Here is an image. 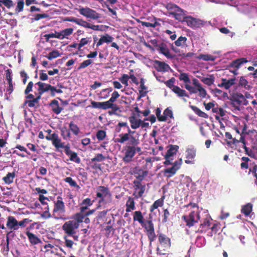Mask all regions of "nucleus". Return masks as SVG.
Instances as JSON below:
<instances>
[{"instance_id":"a211bd4d","label":"nucleus","mask_w":257,"mask_h":257,"mask_svg":"<svg viewBox=\"0 0 257 257\" xmlns=\"http://www.w3.org/2000/svg\"><path fill=\"white\" fill-rule=\"evenodd\" d=\"M128 120L133 129H137L141 125L142 120L137 118L135 115L129 117Z\"/></svg>"},{"instance_id":"a19ab883","label":"nucleus","mask_w":257,"mask_h":257,"mask_svg":"<svg viewBox=\"0 0 257 257\" xmlns=\"http://www.w3.org/2000/svg\"><path fill=\"white\" fill-rule=\"evenodd\" d=\"M252 205L248 203L242 207L241 211L246 216L248 215L252 211Z\"/></svg>"},{"instance_id":"e2e57ef3","label":"nucleus","mask_w":257,"mask_h":257,"mask_svg":"<svg viewBox=\"0 0 257 257\" xmlns=\"http://www.w3.org/2000/svg\"><path fill=\"white\" fill-rule=\"evenodd\" d=\"M3 4L6 7L10 8L13 6V3L11 0H0V4Z\"/></svg>"},{"instance_id":"412c9836","label":"nucleus","mask_w":257,"mask_h":257,"mask_svg":"<svg viewBox=\"0 0 257 257\" xmlns=\"http://www.w3.org/2000/svg\"><path fill=\"white\" fill-rule=\"evenodd\" d=\"M114 38L108 34H105L102 36L99 39L98 42L96 44V46L99 47L103 43H109L112 42Z\"/></svg>"},{"instance_id":"79ce46f5","label":"nucleus","mask_w":257,"mask_h":257,"mask_svg":"<svg viewBox=\"0 0 257 257\" xmlns=\"http://www.w3.org/2000/svg\"><path fill=\"white\" fill-rule=\"evenodd\" d=\"M139 134H137L136 136L131 135L130 136V144L132 145V146L138 145L139 144V141L138 139Z\"/></svg>"},{"instance_id":"a878e982","label":"nucleus","mask_w":257,"mask_h":257,"mask_svg":"<svg viewBox=\"0 0 257 257\" xmlns=\"http://www.w3.org/2000/svg\"><path fill=\"white\" fill-rule=\"evenodd\" d=\"M16 173L15 172L8 173L5 177H3V180L6 184H10L13 182Z\"/></svg>"},{"instance_id":"6e6552de","label":"nucleus","mask_w":257,"mask_h":257,"mask_svg":"<svg viewBox=\"0 0 257 257\" xmlns=\"http://www.w3.org/2000/svg\"><path fill=\"white\" fill-rule=\"evenodd\" d=\"M179 78L180 80L183 81L185 83V88L188 90L191 94L196 93V91L194 89V87L191 86L189 84L191 82V80L187 73H181Z\"/></svg>"},{"instance_id":"b1692460","label":"nucleus","mask_w":257,"mask_h":257,"mask_svg":"<svg viewBox=\"0 0 257 257\" xmlns=\"http://www.w3.org/2000/svg\"><path fill=\"white\" fill-rule=\"evenodd\" d=\"M26 234L32 244H37L41 242L40 239L33 233L28 231Z\"/></svg>"},{"instance_id":"c9c22d12","label":"nucleus","mask_w":257,"mask_h":257,"mask_svg":"<svg viewBox=\"0 0 257 257\" xmlns=\"http://www.w3.org/2000/svg\"><path fill=\"white\" fill-rule=\"evenodd\" d=\"M163 205V200L162 199L156 200L153 204L151 206L150 211L153 212L154 211L157 209L159 207H161Z\"/></svg>"},{"instance_id":"c03bdc74","label":"nucleus","mask_w":257,"mask_h":257,"mask_svg":"<svg viewBox=\"0 0 257 257\" xmlns=\"http://www.w3.org/2000/svg\"><path fill=\"white\" fill-rule=\"evenodd\" d=\"M69 127L70 130L72 131V132L75 135H78L79 133L80 130L78 126L73 123L72 122H71L69 123Z\"/></svg>"},{"instance_id":"c756f323","label":"nucleus","mask_w":257,"mask_h":257,"mask_svg":"<svg viewBox=\"0 0 257 257\" xmlns=\"http://www.w3.org/2000/svg\"><path fill=\"white\" fill-rule=\"evenodd\" d=\"M239 85L247 90H250L252 88L251 86L244 77H241L240 78Z\"/></svg>"},{"instance_id":"09e8293b","label":"nucleus","mask_w":257,"mask_h":257,"mask_svg":"<svg viewBox=\"0 0 257 257\" xmlns=\"http://www.w3.org/2000/svg\"><path fill=\"white\" fill-rule=\"evenodd\" d=\"M244 149L246 154L247 155H248L249 156H250L253 158H257L256 155L255 154L254 149L253 150H252L249 149L248 148L246 147V146L244 147Z\"/></svg>"},{"instance_id":"f257e3e1","label":"nucleus","mask_w":257,"mask_h":257,"mask_svg":"<svg viewBox=\"0 0 257 257\" xmlns=\"http://www.w3.org/2000/svg\"><path fill=\"white\" fill-rule=\"evenodd\" d=\"M65 211V206L62 198L60 196H58L56 200L54 202L52 216L56 219H61Z\"/></svg>"},{"instance_id":"393cba45","label":"nucleus","mask_w":257,"mask_h":257,"mask_svg":"<svg viewBox=\"0 0 257 257\" xmlns=\"http://www.w3.org/2000/svg\"><path fill=\"white\" fill-rule=\"evenodd\" d=\"M172 91L179 97L186 96L189 97V95L187 94L186 91L177 86L173 87Z\"/></svg>"},{"instance_id":"774afa93","label":"nucleus","mask_w":257,"mask_h":257,"mask_svg":"<svg viewBox=\"0 0 257 257\" xmlns=\"http://www.w3.org/2000/svg\"><path fill=\"white\" fill-rule=\"evenodd\" d=\"M143 226L145 227L146 229L147 230L148 232H152V231L154 230L153 224L150 221H148L147 224H145L144 226Z\"/></svg>"},{"instance_id":"72a5a7b5","label":"nucleus","mask_w":257,"mask_h":257,"mask_svg":"<svg viewBox=\"0 0 257 257\" xmlns=\"http://www.w3.org/2000/svg\"><path fill=\"white\" fill-rule=\"evenodd\" d=\"M247 62L248 61L246 60V59L244 58L238 59L232 62V66L234 68H238L242 64Z\"/></svg>"},{"instance_id":"3c124183","label":"nucleus","mask_w":257,"mask_h":257,"mask_svg":"<svg viewBox=\"0 0 257 257\" xmlns=\"http://www.w3.org/2000/svg\"><path fill=\"white\" fill-rule=\"evenodd\" d=\"M114 104L112 103L109 100L105 102H102V109H107L109 108H113Z\"/></svg>"},{"instance_id":"cd10ccee","label":"nucleus","mask_w":257,"mask_h":257,"mask_svg":"<svg viewBox=\"0 0 257 257\" xmlns=\"http://www.w3.org/2000/svg\"><path fill=\"white\" fill-rule=\"evenodd\" d=\"M187 39L186 37L180 36L178 38V39L176 41H175L174 43L175 45L177 47L184 48L187 46Z\"/></svg>"},{"instance_id":"7c9ffc66","label":"nucleus","mask_w":257,"mask_h":257,"mask_svg":"<svg viewBox=\"0 0 257 257\" xmlns=\"http://www.w3.org/2000/svg\"><path fill=\"white\" fill-rule=\"evenodd\" d=\"M126 212H131L135 209V201L132 198H128L126 203Z\"/></svg>"},{"instance_id":"f8f14e48","label":"nucleus","mask_w":257,"mask_h":257,"mask_svg":"<svg viewBox=\"0 0 257 257\" xmlns=\"http://www.w3.org/2000/svg\"><path fill=\"white\" fill-rule=\"evenodd\" d=\"M196 150L194 148H188L186 151V158L187 160L185 162L188 164H193L194 163V159L196 156Z\"/></svg>"},{"instance_id":"7ed1b4c3","label":"nucleus","mask_w":257,"mask_h":257,"mask_svg":"<svg viewBox=\"0 0 257 257\" xmlns=\"http://www.w3.org/2000/svg\"><path fill=\"white\" fill-rule=\"evenodd\" d=\"M81 222V219L78 218V220H71L67 221L63 225L62 229L68 236L73 235L76 234L79 226V223Z\"/></svg>"},{"instance_id":"4c0bfd02","label":"nucleus","mask_w":257,"mask_h":257,"mask_svg":"<svg viewBox=\"0 0 257 257\" xmlns=\"http://www.w3.org/2000/svg\"><path fill=\"white\" fill-rule=\"evenodd\" d=\"M61 55V53L59 52V51L57 50H54L51 52L48 56H46V57L49 60H52L53 59L56 58L57 57H59Z\"/></svg>"},{"instance_id":"13d9d810","label":"nucleus","mask_w":257,"mask_h":257,"mask_svg":"<svg viewBox=\"0 0 257 257\" xmlns=\"http://www.w3.org/2000/svg\"><path fill=\"white\" fill-rule=\"evenodd\" d=\"M106 137V133L104 131H98L96 134V137L98 140H103Z\"/></svg>"},{"instance_id":"ea45409f","label":"nucleus","mask_w":257,"mask_h":257,"mask_svg":"<svg viewBox=\"0 0 257 257\" xmlns=\"http://www.w3.org/2000/svg\"><path fill=\"white\" fill-rule=\"evenodd\" d=\"M201 81L204 84L210 86L214 81V77L212 75H210L209 77H202L201 78Z\"/></svg>"},{"instance_id":"0eeeda50","label":"nucleus","mask_w":257,"mask_h":257,"mask_svg":"<svg viewBox=\"0 0 257 257\" xmlns=\"http://www.w3.org/2000/svg\"><path fill=\"white\" fill-rule=\"evenodd\" d=\"M183 21L186 22L188 26L193 29L199 28L204 25L202 20L190 16L185 17Z\"/></svg>"},{"instance_id":"39448f33","label":"nucleus","mask_w":257,"mask_h":257,"mask_svg":"<svg viewBox=\"0 0 257 257\" xmlns=\"http://www.w3.org/2000/svg\"><path fill=\"white\" fill-rule=\"evenodd\" d=\"M77 10L80 15L83 16L87 19L95 20L100 17L99 14L97 13L95 10L88 7H80Z\"/></svg>"},{"instance_id":"603ef678","label":"nucleus","mask_w":257,"mask_h":257,"mask_svg":"<svg viewBox=\"0 0 257 257\" xmlns=\"http://www.w3.org/2000/svg\"><path fill=\"white\" fill-rule=\"evenodd\" d=\"M24 6V2L23 0H19L17 3V6L16 8V11L17 13H20L23 10Z\"/></svg>"},{"instance_id":"338daca9","label":"nucleus","mask_w":257,"mask_h":257,"mask_svg":"<svg viewBox=\"0 0 257 257\" xmlns=\"http://www.w3.org/2000/svg\"><path fill=\"white\" fill-rule=\"evenodd\" d=\"M59 33L55 32V33H50L44 35V37L48 41L50 38H57L58 39Z\"/></svg>"},{"instance_id":"5701e85b","label":"nucleus","mask_w":257,"mask_h":257,"mask_svg":"<svg viewBox=\"0 0 257 257\" xmlns=\"http://www.w3.org/2000/svg\"><path fill=\"white\" fill-rule=\"evenodd\" d=\"M134 221H138L142 226H144L145 221L144 218L142 213L140 211H136L134 213L133 216Z\"/></svg>"},{"instance_id":"58836bf2","label":"nucleus","mask_w":257,"mask_h":257,"mask_svg":"<svg viewBox=\"0 0 257 257\" xmlns=\"http://www.w3.org/2000/svg\"><path fill=\"white\" fill-rule=\"evenodd\" d=\"M176 172L177 170H176L173 167H172L171 168L165 169L164 174L167 177L170 178L175 175Z\"/></svg>"},{"instance_id":"4be33fe9","label":"nucleus","mask_w":257,"mask_h":257,"mask_svg":"<svg viewBox=\"0 0 257 257\" xmlns=\"http://www.w3.org/2000/svg\"><path fill=\"white\" fill-rule=\"evenodd\" d=\"M145 189L146 187L145 185H143L141 183L138 184L136 186L134 195H135L137 198L141 197L144 193Z\"/></svg>"},{"instance_id":"a18cd8bd","label":"nucleus","mask_w":257,"mask_h":257,"mask_svg":"<svg viewBox=\"0 0 257 257\" xmlns=\"http://www.w3.org/2000/svg\"><path fill=\"white\" fill-rule=\"evenodd\" d=\"M61 135L64 140H67L70 138V133L66 127H63L61 130Z\"/></svg>"},{"instance_id":"dca6fc26","label":"nucleus","mask_w":257,"mask_h":257,"mask_svg":"<svg viewBox=\"0 0 257 257\" xmlns=\"http://www.w3.org/2000/svg\"><path fill=\"white\" fill-rule=\"evenodd\" d=\"M157 115L158 119L160 121H166L168 117L173 118V112L171 109L169 108H166L163 113V115H161L160 112H157Z\"/></svg>"},{"instance_id":"864d4df0","label":"nucleus","mask_w":257,"mask_h":257,"mask_svg":"<svg viewBox=\"0 0 257 257\" xmlns=\"http://www.w3.org/2000/svg\"><path fill=\"white\" fill-rule=\"evenodd\" d=\"M160 52L163 55H164L166 57L168 58H172V55L170 54L169 50L168 49L165 47H161L160 48Z\"/></svg>"},{"instance_id":"423d86ee","label":"nucleus","mask_w":257,"mask_h":257,"mask_svg":"<svg viewBox=\"0 0 257 257\" xmlns=\"http://www.w3.org/2000/svg\"><path fill=\"white\" fill-rule=\"evenodd\" d=\"M96 196L100 199L99 202L100 203L105 200H110L111 194L108 188L104 186H99L96 190Z\"/></svg>"},{"instance_id":"8fccbe9b","label":"nucleus","mask_w":257,"mask_h":257,"mask_svg":"<svg viewBox=\"0 0 257 257\" xmlns=\"http://www.w3.org/2000/svg\"><path fill=\"white\" fill-rule=\"evenodd\" d=\"M111 88H106V89H103V90H102V91L100 92V97L102 98H106L108 95H109V93L111 91Z\"/></svg>"},{"instance_id":"20e7f679","label":"nucleus","mask_w":257,"mask_h":257,"mask_svg":"<svg viewBox=\"0 0 257 257\" xmlns=\"http://www.w3.org/2000/svg\"><path fill=\"white\" fill-rule=\"evenodd\" d=\"M166 8L170 11V13L174 15L175 19L177 20L182 21L185 18V12L178 6L173 4H168L166 6Z\"/></svg>"},{"instance_id":"f704fd0d","label":"nucleus","mask_w":257,"mask_h":257,"mask_svg":"<svg viewBox=\"0 0 257 257\" xmlns=\"http://www.w3.org/2000/svg\"><path fill=\"white\" fill-rule=\"evenodd\" d=\"M130 139L129 134H124L119 135V137L115 139V142L121 144L124 143L125 142L128 141Z\"/></svg>"},{"instance_id":"0e129e2a","label":"nucleus","mask_w":257,"mask_h":257,"mask_svg":"<svg viewBox=\"0 0 257 257\" xmlns=\"http://www.w3.org/2000/svg\"><path fill=\"white\" fill-rule=\"evenodd\" d=\"M64 238L65 239V245L69 247V248H72V246L74 244V242L71 240H70L68 238V236L65 235L64 236Z\"/></svg>"},{"instance_id":"5fc2aeb1","label":"nucleus","mask_w":257,"mask_h":257,"mask_svg":"<svg viewBox=\"0 0 257 257\" xmlns=\"http://www.w3.org/2000/svg\"><path fill=\"white\" fill-rule=\"evenodd\" d=\"M213 112L216 113L221 116H223L225 114V111L223 108L217 107L213 108Z\"/></svg>"},{"instance_id":"e433bc0d","label":"nucleus","mask_w":257,"mask_h":257,"mask_svg":"<svg viewBox=\"0 0 257 257\" xmlns=\"http://www.w3.org/2000/svg\"><path fill=\"white\" fill-rule=\"evenodd\" d=\"M199 59H202L204 61H214L216 57L209 54H201L198 57Z\"/></svg>"},{"instance_id":"4d7b16f0","label":"nucleus","mask_w":257,"mask_h":257,"mask_svg":"<svg viewBox=\"0 0 257 257\" xmlns=\"http://www.w3.org/2000/svg\"><path fill=\"white\" fill-rule=\"evenodd\" d=\"M31 220H30L28 218H25L20 221H18V229H19L20 227H25L27 224Z\"/></svg>"},{"instance_id":"473e14b6","label":"nucleus","mask_w":257,"mask_h":257,"mask_svg":"<svg viewBox=\"0 0 257 257\" xmlns=\"http://www.w3.org/2000/svg\"><path fill=\"white\" fill-rule=\"evenodd\" d=\"M211 220L212 219L210 216H207L205 218L203 221V223H201L200 225V227L202 228L201 230V231H203V230H206V229L209 228Z\"/></svg>"},{"instance_id":"052dcab7","label":"nucleus","mask_w":257,"mask_h":257,"mask_svg":"<svg viewBox=\"0 0 257 257\" xmlns=\"http://www.w3.org/2000/svg\"><path fill=\"white\" fill-rule=\"evenodd\" d=\"M130 79V77L127 74H123L122 77L119 78V80L121 82L124 84L126 86H128V80Z\"/></svg>"},{"instance_id":"c85d7f7f","label":"nucleus","mask_w":257,"mask_h":257,"mask_svg":"<svg viewBox=\"0 0 257 257\" xmlns=\"http://www.w3.org/2000/svg\"><path fill=\"white\" fill-rule=\"evenodd\" d=\"M179 147L176 145H171L165 155L168 158H172V157L176 154Z\"/></svg>"},{"instance_id":"4468645a","label":"nucleus","mask_w":257,"mask_h":257,"mask_svg":"<svg viewBox=\"0 0 257 257\" xmlns=\"http://www.w3.org/2000/svg\"><path fill=\"white\" fill-rule=\"evenodd\" d=\"M135 154L134 147L131 146L126 147L125 148V155L123 158L124 161L127 162L131 161Z\"/></svg>"},{"instance_id":"6ab92c4d","label":"nucleus","mask_w":257,"mask_h":257,"mask_svg":"<svg viewBox=\"0 0 257 257\" xmlns=\"http://www.w3.org/2000/svg\"><path fill=\"white\" fill-rule=\"evenodd\" d=\"M73 31V28H67L59 32L58 39L60 40L68 39L69 37L72 34Z\"/></svg>"},{"instance_id":"69168bd1","label":"nucleus","mask_w":257,"mask_h":257,"mask_svg":"<svg viewBox=\"0 0 257 257\" xmlns=\"http://www.w3.org/2000/svg\"><path fill=\"white\" fill-rule=\"evenodd\" d=\"M204 105L205 109L207 110H209L212 109V111H213V108L215 107V104L214 102H210L207 103L204 102Z\"/></svg>"},{"instance_id":"2eb2a0df","label":"nucleus","mask_w":257,"mask_h":257,"mask_svg":"<svg viewBox=\"0 0 257 257\" xmlns=\"http://www.w3.org/2000/svg\"><path fill=\"white\" fill-rule=\"evenodd\" d=\"M235 83V78H231L229 79H222L221 82L218 84V87H223L225 89H229Z\"/></svg>"},{"instance_id":"1a4fd4ad","label":"nucleus","mask_w":257,"mask_h":257,"mask_svg":"<svg viewBox=\"0 0 257 257\" xmlns=\"http://www.w3.org/2000/svg\"><path fill=\"white\" fill-rule=\"evenodd\" d=\"M234 100L232 102L231 104L234 107V109L235 110H240L239 106L235 105V102H238L240 104H242L244 105H246L248 103V101L245 99L244 95L240 93L236 94L234 98Z\"/></svg>"},{"instance_id":"aec40b11","label":"nucleus","mask_w":257,"mask_h":257,"mask_svg":"<svg viewBox=\"0 0 257 257\" xmlns=\"http://www.w3.org/2000/svg\"><path fill=\"white\" fill-rule=\"evenodd\" d=\"M36 85L38 86V91L39 92V96H41L44 92L49 90L50 85L46 84L42 82H38L36 83Z\"/></svg>"},{"instance_id":"2f4dec72","label":"nucleus","mask_w":257,"mask_h":257,"mask_svg":"<svg viewBox=\"0 0 257 257\" xmlns=\"http://www.w3.org/2000/svg\"><path fill=\"white\" fill-rule=\"evenodd\" d=\"M52 144L56 149L62 148L64 147V143H62L61 140L59 138L58 135L56 134Z\"/></svg>"},{"instance_id":"9d476101","label":"nucleus","mask_w":257,"mask_h":257,"mask_svg":"<svg viewBox=\"0 0 257 257\" xmlns=\"http://www.w3.org/2000/svg\"><path fill=\"white\" fill-rule=\"evenodd\" d=\"M192 83L195 86L194 89L196 91V93L198 92L200 97L205 98L206 96L207 92L202 86L198 80L196 78H193L192 79Z\"/></svg>"},{"instance_id":"de8ad7c7","label":"nucleus","mask_w":257,"mask_h":257,"mask_svg":"<svg viewBox=\"0 0 257 257\" xmlns=\"http://www.w3.org/2000/svg\"><path fill=\"white\" fill-rule=\"evenodd\" d=\"M92 63V60L90 59H87L86 60L84 61L83 62L80 63L79 67L78 68V70H80L82 69H84L89 65H90Z\"/></svg>"},{"instance_id":"9b49d317","label":"nucleus","mask_w":257,"mask_h":257,"mask_svg":"<svg viewBox=\"0 0 257 257\" xmlns=\"http://www.w3.org/2000/svg\"><path fill=\"white\" fill-rule=\"evenodd\" d=\"M159 239L160 243V246L158 247V251L160 254H165L164 252L159 251L160 248H163L164 250L165 248H168L170 246V241L168 237H166L165 235L160 234L159 236Z\"/></svg>"},{"instance_id":"bb28decb","label":"nucleus","mask_w":257,"mask_h":257,"mask_svg":"<svg viewBox=\"0 0 257 257\" xmlns=\"http://www.w3.org/2000/svg\"><path fill=\"white\" fill-rule=\"evenodd\" d=\"M50 106L52 110L57 114L60 113L62 110V108L59 106V103L57 100H53L51 102Z\"/></svg>"},{"instance_id":"f3484780","label":"nucleus","mask_w":257,"mask_h":257,"mask_svg":"<svg viewBox=\"0 0 257 257\" xmlns=\"http://www.w3.org/2000/svg\"><path fill=\"white\" fill-rule=\"evenodd\" d=\"M154 66L158 71L161 72L167 71L170 69L169 66L164 62L156 60L154 62Z\"/></svg>"},{"instance_id":"37998d69","label":"nucleus","mask_w":257,"mask_h":257,"mask_svg":"<svg viewBox=\"0 0 257 257\" xmlns=\"http://www.w3.org/2000/svg\"><path fill=\"white\" fill-rule=\"evenodd\" d=\"M91 41V38L87 37L81 39L80 41V43L78 44V50H80L82 47L90 43Z\"/></svg>"},{"instance_id":"6e6d98bb","label":"nucleus","mask_w":257,"mask_h":257,"mask_svg":"<svg viewBox=\"0 0 257 257\" xmlns=\"http://www.w3.org/2000/svg\"><path fill=\"white\" fill-rule=\"evenodd\" d=\"M69 156L70 157V160L71 161H74L78 163H80V159L77 156V155L76 153L72 152Z\"/></svg>"},{"instance_id":"f03ea898","label":"nucleus","mask_w":257,"mask_h":257,"mask_svg":"<svg viewBox=\"0 0 257 257\" xmlns=\"http://www.w3.org/2000/svg\"><path fill=\"white\" fill-rule=\"evenodd\" d=\"M188 206L192 207L193 210L191 211L188 216L184 215L183 218L186 221V225L189 227H191L194 225L195 223L197 222L199 219V208L195 204H190Z\"/></svg>"},{"instance_id":"49530a36","label":"nucleus","mask_w":257,"mask_h":257,"mask_svg":"<svg viewBox=\"0 0 257 257\" xmlns=\"http://www.w3.org/2000/svg\"><path fill=\"white\" fill-rule=\"evenodd\" d=\"M191 108H192V110L199 116H200L201 117H204V118H206L207 117V115L205 112L201 111L200 109H199L197 107L194 106H192Z\"/></svg>"},{"instance_id":"680f3d73","label":"nucleus","mask_w":257,"mask_h":257,"mask_svg":"<svg viewBox=\"0 0 257 257\" xmlns=\"http://www.w3.org/2000/svg\"><path fill=\"white\" fill-rule=\"evenodd\" d=\"M64 181L69 183V185L72 187H78V186L77 185L76 182L73 180L71 177H67L64 179Z\"/></svg>"},{"instance_id":"bf43d9fd","label":"nucleus","mask_w":257,"mask_h":257,"mask_svg":"<svg viewBox=\"0 0 257 257\" xmlns=\"http://www.w3.org/2000/svg\"><path fill=\"white\" fill-rule=\"evenodd\" d=\"M105 159V157L103 156L101 154H97L95 157L91 159L92 162H101L104 160Z\"/></svg>"},{"instance_id":"ddd939ff","label":"nucleus","mask_w":257,"mask_h":257,"mask_svg":"<svg viewBox=\"0 0 257 257\" xmlns=\"http://www.w3.org/2000/svg\"><path fill=\"white\" fill-rule=\"evenodd\" d=\"M6 226L11 232L18 230V220L12 216H9L7 218Z\"/></svg>"}]
</instances>
